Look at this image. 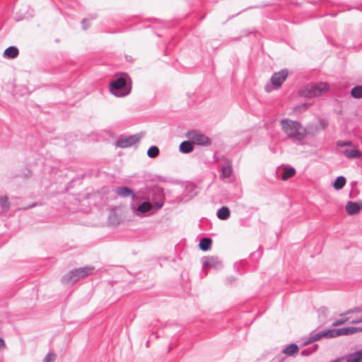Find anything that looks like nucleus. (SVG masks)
I'll return each instance as SVG.
<instances>
[{"mask_svg": "<svg viewBox=\"0 0 362 362\" xmlns=\"http://www.w3.org/2000/svg\"><path fill=\"white\" fill-rule=\"evenodd\" d=\"M94 270V267L92 266H87L81 268H78L72 270L66 274L62 281L64 284L75 283L82 278L86 277L90 275Z\"/></svg>", "mask_w": 362, "mask_h": 362, "instance_id": "nucleus-3", "label": "nucleus"}, {"mask_svg": "<svg viewBox=\"0 0 362 362\" xmlns=\"http://www.w3.org/2000/svg\"><path fill=\"white\" fill-rule=\"evenodd\" d=\"M345 184L346 179L344 177L340 176L335 180L333 186L336 189H340L344 187Z\"/></svg>", "mask_w": 362, "mask_h": 362, "instance_id": "nucleus-22", "label": "nucleus"}, {"mask_svg": "<svg viewBox=\"0 0 362 362\" xmlns=\"http://www.w3.org/2000/svg\"><path fill=\"white\" fill-rule=\"evenodd\" d=\"M298 351L299 348L296 344H291L283 350V354L288 356H293L298 354Z\"/></svg>", "mask_w": 362, "mask_h": 362, "instance_id": "nucleus-13", "label": "nucleus"}, {"mask_svg": "<svg viewBox=\"0 0 362 362\" xmlns=\"http://www.w3.org/2000/svg\"><path fill=\"white\" fill-rule=\"evenodd\" d=\"M334 329V336L335 337L341 336V335H350L357 332H362V328L361 327H343L340 329Z\"/></svg>", "mask_w": 362, "mask_h": 362, "instance_id": "nucleus-10", "label": "nucleus"}, {"mask_svg": "<svg viewBox=\"0 0 362 362\" xmlns=\"http://www.w3.org/2000/svg\"><path fill=\"white\" fill-rule=\"evenodd\" d=\"M152 207L153 206L151 203L144 202L138 206L137 210L139 212L145 213L149 211Z\"/></svg>", "mask_w": 362, "mask_h": 362, "instance_id": "nucleus-23", "label": "nucleus"}, {"mask_svg": "<svg viewBox=\"0 0 362 362\" xmlns=\"http://www.w3.org/2000/svg\"><path fill=\"white\" fill-rule=\"evenodd\" d=\"M160 207H161V205H159V204H158V208L159 209V208H160Z\"/></svg>", "mask_w": 362, "mask_h": 362, "instance_id": "nucleus-33", "label": "nucleus"}, {"mask_svg": "<svg viewBox=\"0 0 362 362\" xmlns=\"http://www.w3.org/2000/svg\"><path fill=\"white\" fill-rule=\"evenodd\" d=\"M329 90V86L327 83L320 82L306 85L299 90L298 94L302 97L312 98L321 96Z\"/></svg>", "mask_w": 362, "mask_h": 362, "instance_id": "nucleus-2", "label": "nucleus"}, {"mask_svg": "<svg viewBox=\"0 0 362 362\" xmlns=\"http://www.w3.org/2000/svg\"><path fill=\"white\" fill-rule=\"evenodd\" d=\"M362 209V205L358 204V203L349 202L346 205V212L349 215H354L359 212V211Z\"/></svg>", "mask_w": 362, "mask_h": 362, "instance_id": "nucleus-11", "label": "nucleus"}, {"mask_svg": "<svg viewBox=\"0 0 362 362\" xmlns=\"http://www.w3.org/2000/svg\"><path fill=\"white\" fill-rule=\"evenodd\" d=\"M334 329L325 330L318 332L313 335L305 343V345L311 344L314 341H318L322 338H334Z\"/></svg>", "mask_w": 362, "mask_h": 362, "instance_id": "nucleus-9", "label": "nucleus"}, {"mask_svg": "<svg viewBox=\"0 0 362 362\" xmlns=\"http://www.w3.org/2000/svg\"><path fill=\"white\" fill-rule=\"evenodd\" d=\"M296 173V170L293 168H285L284 169V173L281 175V179L283 180H286L291 177H292L293 176H294Z\"/></svg>", "mask_w": 362, "mask_h": 362, "instance_id": "nucleus-20", "label": "nucleus"}, {"mask_svg": "<svg viewBox=\"0 0 362 362\" xmlns=\"http://www.w3.org/2000/svg\"><path fill=\"white\" fill-rule=\"evenodd\" d=\"M351 95L355 98H362V86H358L351 90Z\"/></svg>", "mask_w": 362, "mask_h": 362, "instance_id": "nucleus-24", "label": "nucleus"}, {"mask_svg": "<svg viewBox=\"0 0 362 362\" xmlns=\"http://www.w3.org/2000/svg\"><path fill=\"white\" fill-rule=\"evenodd\" d=\"M147 154L150 158H156L159 154V148L157 146H151L148 149Z\"/></svg>", "mask_w": 362, "mask_h": 362, "instance_id": "nucleus-25", "label": "nucleus"}, {"mask_svg": "<svg viewBox=\"0 0 362 362\" xmlns=\"http://www.w3.org/2000/svg\"><path fill=\"white\" fill-rule=\"evenodd\" d=\"M338 146H352V143L349 141H339L338 142Z\"/></svg>", "mask_w": 362, "mask_h": 362, "instance_id": "nucleus-31", "label": "nucleus"}, {"mask_svg": "<svg viewBox=\"0 0 362 362\" xmlns=\"http://www.w3.org/2000/svg\"><path fill=\"white\" fill-rule=\"evenodd\" d=\"M141 139V134H134L127 137L120 138L116 141V146L122 148H129L139 143Z\"/></svg>", "mask_w": 362, "mask_h": 362, "instance_id": "nucleus-8", "label": "nucleus"}, {"mask_svg": "<svg viewBox=\"0 0 362 362\" xmlns=\"http://www.w3.org/2000/svg\"><path fill=\"white\" fill-rule=\"evenodd\" d=\"M230 216V210L226 206H223L217 212V216L221 220H226Z\"/></svg>", "mask_w": 362, "mask_h": 362, "instance_id": "nucleus-18", "label": "nucleus"}, {"mask_svg": "<svg viewBox=\"0 0 362 362\" xmlns=\"http://www.w3.org/2000/svg\"><path fill=\"white\" fill-rule=\"evenodd\" d=\"M359 312L358 308H354L353 310H350L347 311L346 313L341 315V318L335 320L332 323V326L337 327L345 324L346 322L350 321L353 324L361 323L362 322V316L358 318H354L352 316L349 315L354 313Z\"/></svg>", "mask_w": 362, "mask_h": 362, "instance_id": "nucleus-7", "label": "nucleus"}, {"mask_svg": "<svg viewBox=\"0 0 362 362\" xmlns=\"http://www.w3.org/2000/svg\"><path fill=\"white\" fill-rule=\"evenodd\" d=\"M115 192L120 197H125L129 195H133V191L127 187H117L115 189Z\"/></svg>", "mask_w": 362, "mask_h": 362, "instance_id": "nucleus-17", "label": "nucleus"}, {"mask_svg": "<svg viewBox=\"0 0 362 362\" xmlns=\"http://www.w3.org/2000/svg\"><path fill=\"white\" fill-rule=\"evenodd\" d=\"M0 204L3 208H8L9 206L8 197L6 196L0 197Z\"/></svg>", "mask_w": 362, "mask_h": 362, "instance_id": "nucleus-29", "label": "nucleus"}, {"mask_svg": "<svg viewBox=\"0 0 362 362\" xmlns=\"http://www.w3.org/2000/svg\"><path fill=\"white\" fill-rule=\"evenodd\" d=\"M126 86V80L123 77H120L110 83V92L117 97H122L126 95L128 92H123V89Z\"/></svg>", "mask_w": 362, "mask_h": 362, "instance_id": "nucleus-5", "label": "nucleus"}, {"mask_svg": "<svg viewBox=\"0 0 362 362\" xmlns=\"http://www.w3.org/2000/svg\"><path fill=\"white\" fill-rule=\"evenodd\" d=\"M280 125L282 131L291 139L300 141L308 134L306 128L298 121L285 119L281 121Z\"/></svg>", "mask_w": 362, "mask_h": 362, "instance_id": "nucleus-1", "label": "nucleus"}, {"mask_svg": "<svg viewBox=\"0 0 362 362\" xmlns=\"http://www.w3.org/2000/svg\"><path fill=\"white\" fill-rule=\"evenodd\" d=\"M6 348V343L4 340L0 337V350Z\"/></svg>", "mask_w": 362, "mask_h": 362, "instance_id": "nucleus-32", "label": "nucleus"}, {"mask_svg": "<svg viewBox=\"0 0 362 362\" xmlns=\"http://www.w3.org/2000/svg\"><path fill=\"white\" fill-rule=\"evenodd\" d=\"M343 154L348 158H359L362 156V153L357 147L349 148L343 151Z\"/></svg>", "mask_w": 362, "mask_h": 362, "instance_id": "nucleus-12", "label": "nucleus"}, {"mask_svg": "<svg viewBox=\"0 0 362 362\" xmlns=\"http://www.w3.org/2000/svg\"><path fill=\"white\" fill-rule=\"evenodd\" d=\"M180 151L182 153H187L193 151V143L192 141H183L180 145Z\"/></svg>", "mask_w": 362, "mask_h": 362, "instance_id": "nucleus-16", "label": "nucleus"}, {"mask_svg": "<svg viewBox=\"0 0 362 362\" xmlns=\"http://www.w3.org/2000/svg\"><path fill=\"white\" fill-rule=\"evenodd\" d=\"M211 240L207 238H204L199 241V248L203 251H206L210 249L211 246Z\"/></svg>", "mask_w": 362, "mask_h": 362, "instance_id": "nucleus-19", "label": "nucleus"}, {"mask_svg": "<svg viewBox=\"0 0 362 362\" xmlns=\"http://www.w3.org/2000/svg\"><path fill=\"white\" fill-rule=\"evenodd\" d=\"M57 355L54 353H48L44 358L43 362H54Z\"/></svg>", "mask_w": 362, "mask_h": 362, "instance_id": "nucleus-28", "label": "nucleus"}, {"mask_svg": "<svg viewBox=\"0 0 362 362\" xmlns=\"http://www.w3.org/2000/svg\"><path fill=\"white\" fill-rule=\"evenodd\" d=\"M233 172L232 167L230 165L224 166L222 169V174L224 177H228L231 175Z\"/></svg>", "mask_w": 362, "mask_h": 362, "instance_id": "nucleus-27", "label": "nucleus"}, {"mask_svg": "<svg viewBox=\"0 0 362 362\" xmlns=\"http://www.w3.org/2000/svg\"><path fill=\"white\" fill-rule=\"evenodd\" d=\"M219 264L216 258L211 257L204 263V267L207 270L211 267H216Z\"/></svg>", "mask_w": 362, "mask_h": 362, "instance_id": "nucleus-21", "label": "nucleus"}, {"mask_svg": "<svg viewBox=\"0 0 362 362\" xmlns=\"http://www.w3.org/2000/svg\"><path fill=\"white\" fill-rule=\"evenodd\" d=\"M288 71L287 69H283L272 74L270 81L271 84L266 86V90L270 92L273 90L279 89L288 77Z\"/></svg>", "mask_w": 362, "mask_h": 362, "instance_id": "nucleus-4", "label": "nucleus"}, {"mask_svg": "<svg viewBox=\"0 0 362 362\" xmlns=\"http://www.w3.org/2000/svg\"><path fill=\"white\" fill-rule=\"evenodd\" d=\"M18 54H19L18 49L16 47H13V46L9 47L7 49H6L4 51V56L8 59L16 58V57H17Z\"/></svg>", "mask_w": 362, "mask_h": 362, "instance_id": "nucleus-15", "label": "nucleus"}, {"mask_svg": "<svg viewBox=\"0 0 362 362\" xmlns=\"http://www.w3.org/2000/svg\"><path fill=\"white\" fill-rule=\"evenodd\" d=\"M346 361L347 362H362V350L349 354L346 357Z\"/></svg>", "mask_w": 362, "mask_h": 362, "instance_id": "nucleus-14", "label": "nucleus"}, {"mask_svg": "<svg viewBox=\"0 0 362 362\" xmlns=\"http://www.w3.org/2000/svg\"><path fill=\"white\" fill-rule=\"evenodd\" d=\"M327 125L328 122L326 120L322 119L319 121L317 126V129L319 130H322L325 129L327 127Z\"/></svg>", "mask_w": 362, "mask_h": 362, "instance_id": "nucleus-30", "label": "nucleus"}, {"mask_svg": "<svg viewBox=\"0 0 362 362\" xmlns=\"http://www.w3.org/2000/svg\"><path fill=\"white\" fill-rule=\"evenodd\" d=\"M310 105V104H309V103H303L301 105H297L293 108V112L297 114L300 113V112L306 110L309 107Z\"/></svg>", "mask_w": 362, "mask_h": 362, "instance_id": "nucleus-26", "label": "nucleus"}, {"mask_svg": "<svg viewBox=\"0 0 362 362\" xmlns=\"http://www.w3.org/2000/svg\"><path fill=\"white\" fill-rule=\"evenodd\" d=\"M186 136L192 141L193 144L200 146H209L211 144V139L209 137L194 130L188 132Z\"/></svg>", "mask_w": 362, "mask_h": 362, "instance_id": "nucleus-6", "label": "nucleus"}]
</instances>
